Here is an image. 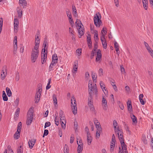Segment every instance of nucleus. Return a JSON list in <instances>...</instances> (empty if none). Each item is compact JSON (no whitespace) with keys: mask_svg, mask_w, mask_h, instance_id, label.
<instances>
[{"mask_svg":"<svg viewBox=\"0 0 153 153\" xmlns=\"http://www.w3.org/2000/svg\"><path fill=\"white\" fill-rule=\"evenodd\" d=\"M101 15L99 13H97L94 18V24L97 27H100L102 24V22L100 19Z\"/></svg>","mask_w":153,"mask_h":153,"instance_id":"obj_1","label":"nucleus"},{"mask_svg":"<svg viewBox=\"0 0 153 153\" xmlns=\"http://www.w3.org/2000/svg\"><path fill=\"white\" fill-rule=\"evenodd\" d=\"M76 26L79 27L78 29L79 34L80 36L83 35L84 33V29L83 27H82L81 25L83 26L80 21L77 19L75 22Z\"/></svg>","mask_w":153,"mask_h":153,"instance_id":"obj_2","label":"nucleus"},{"mask_svg":"<svg viewBox=\"0 0 153 153\" xmlns=\"http://www.w3.org/2000/svg\"><path fill=\"white\" fill-rule=\"evenodd\" d=\"M39 54V52L35 51L32 49L31 55V59L32 62L34 63L36 61Z\"/></svg>","mask_w":153,"mask_h":153,"instance_id":"obj_3","label":"nucleus"},{"mask_svg":"<svg viewBox=\"0 0 153 153\" xmlns=\"http://www.w3.org/2000/svg\"><path fill=\"white\" fill-rule=\"evenodd\" d=\"M74 104L73 103V101L71 99V108L73 114L75 115L77 113L76 101L74 98Z\"/></svg>","mask_w":153,"mask_h":153,"instance_id":"obj_4","label":"nucleus"},{"mask_svg":"<svg viewBox=\"0 0 153 153\" xmlns=\"http://www.w3.org/2000/svg\"><path fill=\"white\" fill-rule=\"evenodd\" d=\"M115 132L117 133L119 140L124 139L122 130L120 129L119 127L117 128V129L115 131Z\"/></svg>","mask_w":153,"mask_h":153,"instance_id":"obj_5","label":"nucleus"},{"mask_svg":"<svg viewBox=\"0 0 153 153\" xmlns=\"http://www.w3.org/2000/svg\"><path fill=\"white\" fill-rule=\"evenodd\" d=\"M120 141L122 147V149L123 150L124 153H128V152L126 151V146L124 143V139H121V140H120Z\"/></svg>","mask_w":153,"mask_h":153,"instance_id":"obj_6","label":"nucleus"},{"mask_svg":"<svg viewBox=\"0 0 153 153\" xmlns=\"http://www.w3.org/2000/svg\"><path fill=\"white\" fill-rule=\"evenodd\" d=\"M102 103L103 109L105 110H106L108 107V105H107L106 100L104 97H102Z\"/></svg>","mask_w":153,"mask_h":153,"instance_id":"obj_7","label":"nucleus"},{"mask_svg":"<svg viewBox=\"0 0 153 153\" xmlns=\"http://www.w3.org/2000/svg\"><path fill=\"white\" fill-rule=\"evenodd\" d=\"M19 21L18 19H14V30L15 31L16 30V32L17 31V29L16 27L17 28L18 27Z\"/></svg>","mask_w":153,"mask_h":153,"instance_id":"obj_8","label":"nucleus"},{"mask_svg":"<svg viewBox=\"0 0 153 153\" xmlns=\"http://www.w3.org/2000/svg\"><path fill=\"white\" fill-rule=\"evenodd\" d=\"M33 116H27V118L26 121V124L27 125H30L31 124L33 121Z\"/></svg>","mask_w":153,"mask_h":153,"instance_id":"obj_9","label":"nucleus"},{"mask_svg":"<svg viewBox=\"0 0 153 153\" xmlns=\"http://www.w3.org/2000/svg\"><path fill=\"white\" fill-rule=\"evenodd\" d=\"M36 141L35 139H31L28 142V144L30 149H32Z\"/></svg>","mask_w":153,"mask_h":153,"instance_id":"obj_10","label":"nucleus"},{"mask_svg":"<svg viewBox=\"0 0 153 153\" xmlns=\"http://www.w3.org/2000/svg\"><path fill=\"white\" fill-rule=\"evenodd\" d=\"M87 137L88 144L89 145L91 144L92 140V138L91 136H90V134L89 132H87Z\"/></svg>","mask_w":153,"mask_h":153,"instance_id":"obj_11","label":"nucleus"},{"mask_svg":"<svg viewBox=\"0 0 153 153\" xmlns=\"http://www.w3.org/2000/svg\"><path fill=\"white\" fill-rule=\"evenodd\" d=\"M52 59V62H53V63H57L58 62V59L57 55L55 53L53 55Z\"/></svg>","mask_w":153,"mask_h":153,"instance_id":"obj_12","label":"nucleus"},{"mask_svg":"<svg viewBox=\"0 0 153 153\" xmlns=\"http://www.w3.org/2000/svg\"><path fill=\"white\" fill-rule=\"evenodd\" d=\"M101 58V51L100 49H98L97 52V57L96 61V62H98Z\"/></svg>","mask_w":153,"mask_h":153,"instance_id":"obj_13","label":"nucleus"},{"mask_svg":"<svg viewBox=\"0 0 153 153\" xmlns=\"http://www.w3.org/2000/svg\"><path fill=\"white\" fill-rule=\"evenodd\" d=\"M41 94H39L38 93H36L35 97V102L38 103L40 99V95Z\"/></svg>","mask_w":153,"mask_h":153,"instance_id":"obj_14","label":"nucleus"},{"mask_svg":"<svg viewBox=\"0 0 153 153\" xmlns=\"http://www.w3.org/2000/svg\"><path fill=\"white\" fill-rule=\"evenodd\" d=\"M39 41L40 39H39L37 42H35V46L34 47L33 50H34L35 51L39 52L38 48L39 46Z\"/></svg>","mask_w":153,"mask_h":153,"instance_id":"obj_15","label":"nucleus"},{"mask_svg":"<svg viewBox=\"0 0 153 153\" xmlns=\"http://www.w3.org/2000/svg\"><path fill=\"white\" fill-rule=\"evenodd\" d=\"M143 94L140 95L139 96V99L141 104L143 105L145 104L146 101L143 100Z\"/></svg>","mask_w":153,"mask_h":153,"instance_id":"obj_16","label":"nucleus"},{"mask_svg":"<svg viewBox=\"0 0 153 153\" xmlns=\"http://www.w3.org/2000/svg\"><path fill=\"white\" fill-rule=\"evenodd\" d=\"M127 105L128 111L130 112L132 111V108L131 101L128 100L127 102Z\"/></svg>","mask_w":153,"mask_h":153,"instance_id":"obj_17","label":"nucleus"},{"mask_svg":"<svg viewBox=\"0 0 153 153\" xmlns=\"http://www.w3.org/2000/svg\"><path fill=\"white\" fill-rule=\"evenodd\" d=\"M94 38L95 42H96V41L97 42L99 39L98 32L97 30L94 31Z\"/></svg>","mask_w":153,"mask_h":153,"instance_id":"obj_18","label":"nucleus"},{"mask_svg":"<svg viewBox=\"0 0 153 153\" xmlns=\"http://www.w3.org/2000/svg\"><path fill=\"white\" fill-rule=\"evenodd\" d=\"M17 10L18 13V16L20 18L22 15V10L19 7H17Z\"/></svg>","mask_w":153,"mask_h":153,"instance_id":"obj_19","label":"nucleus"},{"mask_svg":"<svg viewBox=\"0 0 153 153\" xmlns=\"http://www.w3.org/2000/svg\"><path fill=\"white\" fill-rule=\"evenodd\" d=\"M33 108L31 107L30 108L28 112L27 116H33Z\"/></svg>","mask_w":153,"mask_h":153,"instance_id":"obj_20","label":"nucleus"},{"mask_svg":"<svg viewBox=\"0 0 153 153\" xmlns=\"http://www.w3.org/2000/svg\"><path fill=\"white\" fill-rule=\"evenodd\" d=\"M72 9L73 10V12L74 15L75 17H76L78 16L76 10V7L72 5Z\"/></svg>","mask_w":153,"mask_h":153,"instance_id":"obj_21","label":"nucleus"},{"mask_svg":"<svg viewBox=\"0 0 153 153\" xmlns=\"http://www.w3.org/2000/svg\"><path fill=\"white\" fill-rule=\"evenodd\" d=\"M20 132H17V131L16 132L14 135V137L17 140L19 138L20 136Z\"/></svg>","mask_w":153,"mask_h":153,"instance_id":"obj_22","label":"nucleus"},{"mask_svg":"<svg viewBox=\"0 0 153 153\" xmlns=\"http://www.w3.org/2000/svg\"><path fill=\"white\" fill-rule=\"evenodd\" d=\"M78 65V63L77 61L76 62H74L73 67V70L75 72L77 71Z\"/></svg>","mask_w":153,"mask_h":153,"instance_id":"obj_23","label":"nucleus"},{"mask_svg":"<svg viewBox=\"0 0 153 153\" xmlns=\"http://www.w3.org/2000/svg\"><path fill=\"white\" fill-rule=\"evenodd\" d=\"M91 35L88 34V36L87 37V42L88 44H91V46H92V42L91 38Z\"/></svg>","mask_w":153,"mask_h":153,"instance_id":"obj_24","label":"nucleus"},{"mask_svg":"<svg viewBox=\"0 0 153 153\" xmlns=\"http://www.w3.org/2000/svg\"><path fill=\"white\" fill-rule=\"evenodd\" d=\"M19 4H22L25 6H26L27 5V2L25 0H19Z\"/></svg>","mask_w":153,"mask_h":153,"instance_id":"obj_25","label":"nucleus"},{"mask_svg":"<svg viewBox=\"0 0 153 153\" xmlns=\"http://www.w3.org/2000/svg\"><path fill=\"white\" fill-rule=\"evenodd\" d=\"M6 90L8 96L9 97H10L12 95V93L10 88L8 87H7Z\"/></svg>","mask_w":153,"mask_h":153,"instance_id":"obj_26","label":"nucleus"},{"mask_svg":"<svg viewBox=\"0 0 153 153\" xmlns=\"http://www.w3.org/2000/svg\"><path fill=\"white\" fill-rule=\"evenodd\" d=\"M88 105L93 104V98L92 96H89L88 98Z\"/></svg>","mask_w":153,"mask_h":153,"instance_id":"obj_27","label":"nucleus"},{"mask_svg":"<svg viewBox=\"0 0 153 153\" xmlns=\"http://www.w3.org/2000/svg\"><path fill=\"white\" fill-rule=\"evenodd\" d=\"M22 123L21 122H19L17 125V132L19 131L20 132L21 131V129L22 128Z\"/></svg>","mask_w":153,"mask_h":153,"instance_id":"obj_28","label":"nucleus"},{"mask_svg":"<svg viewBox=\"0 0 153 153\" xmlns=\"http://www.w3.org/2000/svg\"><path fill=\"white\" fill-rule=\"evenodd\" d=\"M69 22L72 27H73L74 25V22L72 19L71 15H70L69 18Z\"/></svg>","mask_w":153,"mask_h":153,"instance_id":"obj_29","label":"nucleus"},{"mask_svg":"<svg viewBox=\"0 0 153 153\" xmlns=\"http://www.w3.org/2000/svg\"><path fill=\"white\" fill-rule=\"evenodd\" d=\"M143 6L145 10H147L148 7V1L147 0H146V1H143Z\"/></svg>","mask_w":153,"mask_h":153,"instance_id":"obj_30","label":"nucleus"},{"mask_svg":"<svg viewBox=\"0 0 153 153\" xmlns=\"http://www.w3.org/2000/svg\"><path fill=\"white\" fill-rule=\"evenodd\" d=\"M142 140L144 144H146L147 143V140L146 139V137L145 135H143Z\"/></svg>","mask_w":153,"mask_h":153,"instance_id":"obj_31","label":"nucleus"},{"mask_svg":"<svg viewBox=\"0 0 153 153\" xmlns=\"http://www.w3.org/2000/svg\"><path fill=\"white\" fill-rule=\"evenodd\" d=\"M131 118L133 122L134 123H137V118L134 115H132L131 116Z\"/></svg>","mask_w":153,"mask_h":153,"instance_id":"obj_32","label":"nucleus"},{"mask_svg":"<svg viewBox=\"0 0 153 153\" xmlns=\"http://www.w3.org/2000/svg\"><path fill=\"white\" fill-rule=\"evenodd\" d=\"M60 122L62 128L65 129L66 127V120H64L63 121H60Z\"/></svg>","mask_w":153,"mask_h":153,"instance_id":"obj_33","label":"nucleus"},{"mask_svg":"<svg viewBox=\"0 0 153 153\" xmlns=\"http://www.w3.org/2000/svg\"><path fill=\"white\" fill-rule=\"evenodd\" d=\"M3 20L2 18H0V34L1 32L3 25Z\"/></svg>","mask_w":153,"mask_h":153,"instance_id":"obj_34","label":"nucleus"},{"mask_svg":"<svg viewBox=\"0 0 153 153\" xmlns=\"http://www.w3.org/2000/svg\"><path fill=\"white\" fill-rule=\"evenodd\" d=\"M56 63H53V62H51L50 65L49 67V71L50 72L52 70H53V66H55V65Z\"/></svg>","mask_w":153,"mask_h":153,"instance_id":"obj_35","label":"nucleus"},{"mask_svg":"<svg viewBox=\"0 0 153 153\" xmlns=\"http://www.w3.org/2000/svg\"><path fill=\"white\" fill-rule=\"evenodd\" d=\"M51 82V79L50 78L48 79V83L47 84V85L46 86V90L49 89L51 87V85L50 84Z\"/></svg>","mask_w":153,"mask_h":153,"instance_id":"obj_36","label":"nucleus"},{"mask_svg":"<svg viewBox=\"0 0 153 153\" xmlns=\"http://www.w3.org/2000/svg\"><path fill=\"white\" fill-rule=\"evenodd\" d=\"M94 88H91L90 89L88 88V92L89 96H92V95L94 93Z\"/></svg>","mask_w":153,"mask_h":153,"instance_id":"obj_37","label":"nucleus"},{"mask_svg":"<svg viewBox=\"0 0 153 153\" xmlns=\"http://www.w3.org/2000/svg\"><path fill=\"white\" fill-rule=\"evenodd\" d=\"M64 153H69V148L66 144L64 147Z\"/></svg>","mask_w":153,"mask_h":153,"instance_id":"obj_38","label":"nucleus"},{"mask_svg":"<svg viewBox=\"0 0 153 153\" xmlns=\"http://www.w3.org/2000/svg\"><path fill=\"white\" fill-rule=\"evenodd\" d=\"M55 122L56 125L58 126L59 124V117L57 116H56L55 119Z\"/></svg>","mask_w":153,"mask_h":153,"instance_id":"obj_39","label":"nucleus"},{"mask_svg":"<svg viewBox=\"0 0 153 153\" xmlns=\"http://www.w3.org/2000/svg\"><path fill=\"white\" fill-rule=\"evenodd\" d=\"M115 143H113V142L111 143V145H110V151L111 152H113L114 149V147L115 146Z\"/></svg>","mask_w":153,"mask_h":153,"instance_id":"obj_40","label":"nucleus"},{"mask_svg":"<svg viewBox=\"0 0 153 153\" xmlns=\"http://www.w3.org/2000/svg\"><path fill=\"white\" fill-rule=\"evenodd\" d=\"M78 150L79 151H82L83 149V144L82 143L79 144H78Z\"/></svg>","mask_w":153,"mask_h":153,"instance_id":"obj_41","label":"nucleus"},{"mask_svg":"<svg viewBox=\"0 0 153 153\" xmlns=\"http://www.w3.org/2000/svg\"><path fill=\"white\" fill-rule=\"evenodd\" d=\"M91 73H92V78L93 81L94 82V81H95V82H96V80L97 78V76H95V73H94V72L93 71L91 72Z\"/></svg>","mask_w":153,"mask_h":153,"instance_id":"obj_42","label":"nucleus"},{"mask_svg":"<svg viewBox=\"0 0 153 153\" xmlns=\"http://www.w3.org/2000/svg\"><path fill=\"white\" fill-rule=\"evenodd\" d=\"M7 67L6 66H4L3 67L2 73V74H5L6 72H7Z\"/></svg>","mask_w":153,"mask_h":153,"instance_id":"obj_43","label":"nucleus"},{"mask_svg":"<svg viewBox=\"0 0 153 153\" xmlns=\"http://www.w3.org/2000/svg\"><path fill=\"white\" fill-rule=\"evenodd\" d=\"M98 72L99 76H103L104 73L103 72V69L102 68H100L98 71Z\"/></svg>","mask_w":153,"mask_h":153,"instance_id":"obj_44","label":"nucleus"},{"mask_svg":"<svg viewBox=\"0 0 153 153\" xmlns=\"http://www.w3.org/2000/svg\"><path fill=\"white\" fill-rule=\"evenodd\" d=\"M98 42L97 41H96V42H95V43L94 45V48L93 50L94 51H96V50L97 48H98V45H97Z\"/></svg>","mask_w":153,"mask_h":153,"instance_id":"obj_45","label":"nucleus"},{"mask_svg":"<svg viewBox=\"0 0 153 153\" xmlns=\"http://www.w3.org/2000/svg\"><path fill=\"white\" fill-rule=\"evenodd\" d=\"M101 131H102V130H101V129H99V130L97 129V131L96 132V137L97 138H99L100 137V132Z\"/></svg>","mask_w":153,"mask_h":153,"instance_id":"obj_46","label":"nucleus"},{"mask_svg":"<svg viewBox=\"0 0 153 153\" xmlns=\"http://www.w3.org/2000/svg\"><path fill=\"white\" fill-rule=\"evenodd\" d=\"M59 115L60 120H62L61 119H62V118H65L64 116H63V112L61 110L60 111L59 113Z\"/></svg>","mask_w":153,"mask_h":153,"instance_id":"obj_47","label":"nucleus"},{"mask_svg":"<svg viewBox=\"0 0 153 153\" xmlns=\"http://www.w3.org/2000/svg\"><path fill=\"white\" fill-rule=\"evenodd\" d=\"M41 85H39L38 87V91H37L36 92L39 93V94H41L42 91V88H41Z\"/></svg>","mask_w":153,"mask_h":153,"instance_id":"obj_48","label":"nucleus"},{"mask_svg":"<svg viewBox=\"0 0 153 153\" xmlns=\"http://www.w3.org/2000/svg\"><path fill=\"white\" fill-rule=\"evenodd\" d=\"M20 108H17L16 110V111L15 114V116L16 117H18L19 115V114L20 112Z\"/></svg>","mask_w":153,"mask_h":153,"instance_id":"obj_49","label":"nucleus"},{"mask_svg":"<svg viewBox=\"0 0 153 153\" xmlns=\"http://www.w3.org/2000/svg\"><path fill=\"white\" fill-rule=\"evenodd\" d=\"M103 32L105 33H106L107 31L105 30H104V28H103L102 29V30L101 31V33L102 35V36L103 37V38L105 39V35L103 33Z\"/></svg>","mask_w":153,"mask_h":153,"instance_id":"obj_50","label":"nucleus"},{"mask_svg":"<svg viewBox=\"0 0 153 153\" xmlns=\"http://www.w3.org/2000/svg\"><path fill=\"white\" fill-rule=\"evenodd\" d=\"M100 85L101 88L102 89L103 88L105 89V85L104 83L102 81H100Z\"/></svg>","mask_w":153,"mask_h":153,"instance_id":"obj_51","label":"nucleus"},{"mask_svg":"<svg viewBox=\"0 0 153 153\" xmlns=\"http://www.w3.org/2000/svg\"><path fill=\"white\" fill-rule=\"evenodd\" d=\"M147 50L150 53L151 55L153 58V51L151 48L150 47L149 48H148Z\"/></svg>","mask_w":153,"mask_h":153,"instance_id":"obj_52","label":"nucleus"},{"mask_svg":"<svg viewBox=\"0 0 153 153\" xmlns=\"http://www.w3.org/2000/svg\"><path fill=\"white\" fill-rule=\"evenodd\" d=\"M53 102H54V105H57V99L56 97V96H55L54 95L53 96Z\"/></svg>","mask_w":153,"mask_h":153,"instance_id":"obj_53","label":"nucleus"},{"mask_svg":"<svg viewBox=\"0 0 153 153\" xmlns=\"http://www.w3.org/2000/svg\"><path fill=\"white\" fill-rule=\"evenodd\" d=\"M114 48L116 49L119 48V45L116 41H114Z\"/></svg>","mask_w":153,"mask_h":153,"instance_id":"obj_54","label":"nucleus"},{"mask_svg":"<svg viewBox=\"0 0 153 153\" xmlns=\"http://www.w3.org/2000/svg\"><path fill=\"white\" fill-rule=\"evenodd\" d=\"M76 53L78 56L80 55L82 53V49H78L76 50Z\"/></svg>","mask_w":153,"mask_h":153,"instance_id":"obj_55","label":"nucleus"},{"mask_svg":"<svg viewBox=\"0 0 153 153\" xmlns=\"http://www.w3.org/2000/svg\"><path fill=\"white\" fill-rule=\"evenodd\" d=\"M17 45H14L13 53L14 54H16L17 51Z\"/></svg>","mask_w":153,"mask_h":153,"instance_id":"obj_56","label":"nucleus"},{"mask_svg":"<svg viewBox=\"0 0 153 153\" xmlns=\"http://www.w3.org/2000/svg\"><path fill=\"white\" fill-rule=\"evenodd\" d=\"M120 68L121 72L125 74L126 73L125 71L124 68L123 67V66L122 65H121L120 66Z\"/></svg>","mask_w":153,"mask_h":153,"instance_id":"obj_57","label":"nucleus"},{"mask_svg":"<svg viewBox=\"0 0 153 153\" xmlns=\"http://www.w3.org/2000/svg\"><path fill=\"white\" fill-rule=\"evenodd\" d=\"M48 133L49 132L48 130L47 129L45 130L44 131V133L43 134V137H44L45 136H47V135H48Z\"/></svg>","mask_w":153,"mask_h":153,"instance_id":"obj_58","label":"nucleus"},{"mask_svg":"<svg viewBox=\"0 0 153 153\" xmlns=\"http://www.w3.org/2000/svg\"><path fill=\"white\" fill-rule=\"evenodd\" d=\"M116 142L115 137L114 134H113L112 136V138L111 139V143L113 142V143H115Z\"/></svg>","mask_w":153,"mask_h":153,"instance_id":"obj_59","label":"nucleus"},{"mask_svg":"<svg viewBox=\"0 0 153 153\" xmlns=\"http://www.w3.org/2000/svg\"><path fill=\"white\" fill-rule=\"evenodd\" d=\"M39 33L38 32L36 35V38L35 39V42H38V40L39 39Z\"/></svg>","mask_w":153,"mask_h":153,"instance_id":"obj_60","label":"nucleus"},{"mask_svg":"<svg viewBox=\"0 0 153 153\" xmlns=\"http://www.w3.org/2000/svg\"><path fill=\"white\" fill-rule=\"evenodd\" d=\"M20 78V76L19 75V73H17L16 74V81H18Z\"/></svg>","mask_w":153,"mask_h":153,"instance_id":"obj_61","label":"nucleus"},{"mask_svg":"<svg viewBox=\"0 0 153 153\" xmlns=\"http://www.w3.org/2000/svg\"><path fill=\"white\" fill-rule=\"evenodd\" d=\"M47 51H45V52H43V55H42L41 58H47Z\"/></svg>","mask_w":153,"mask_h":153,"instance_id":"obj_62","label":"nucleus"},{"mask_svg":"<svg viewBox=\"0 0 153 153\" xmlns=\"http://www.w3.org/2000/svg\"><path fill=\"white\" fill-rule=\"evenodd\" d=\"M102 44L103 48L106 49L107 48V44L106 41L105 40L104 42H103V43H102Z\"/></svg>","mask_w":153,"mask_h":153,"instance_id":"obj_63","label":"nucleus"},{"mask_svg":"<svg viewBox=\"0 0 153 153\" xmlns=\"http://www.w3.org/2000/svg\"><path fill=\"white\" fill-rule=\"evenodd\" d=\"M22 146H20L17 149V153H22V151L21 149Z\"/></svg>","mask_w":153,"mask_h":153,"instance_id":"obj_64","label":"nucleus"}]
</instances>
